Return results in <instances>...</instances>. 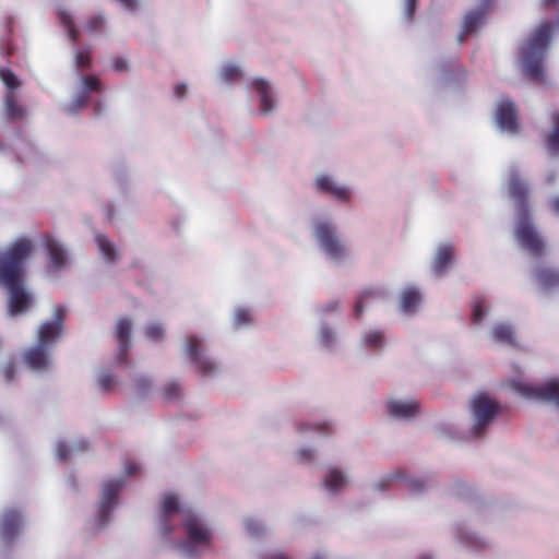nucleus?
<instances>
[{
    "instance_id": "nucleus-1",
    "label": "nucleus",
    "mask_w": 559,
    "mask_h": 559,
    "mask_svg": "<svg viewBox=\"0 0 559 559\" xmlns=\"http://www.w3.org/2000/svg\"><path fill=\"white\" fill-rule=\"evenodd\" d=\"M180 512L183 513L185 538L171 542L170 547L186 559H195L210 547L213 538L212 525L203 513L192 509H183L177 495L167 493L162 500L156 520V530L158 535L166 539L174 530L171 519Z\"/></svg>"
},
{
    "instance_id": "nucleus-2",
    "label": "nucleus",
    "mask_w": 559,
    "mask_h": 559,
    "mask_svg": "<svg viewBox=\"0 0 559 559\" xmlns=\"http://www.w3.org/2000/svg\"><path fill=\"white\" fill-rule=\"evenodd\" d=\"M36 251L28 236L15 238L0 251V286L7 290V316L16 318L34 305V295L25 285L26 264Z\"/></svg>"
},
{
    "instance_id": "nucleus-3",
    "label": "nucleus",
    "mask_w": 559,
    "mask_h": 559,
    "mask_svg": "<svg viewBox=\"0 0 559 559\" xmlns=\"http://www.w3.org/2000/svg\"><path fill=\"white\" fill-rule=\"evenodd\" d=\"M508 190L515 202L516 226L515 237L520 246L532 254H539L544 249V241L531 221L528 209L530 189L525 179L516 167H511L508 175Z\"/></svg>"
},
{
    "instance_id": "nucleus-4",
    "label": "nucleus",
    "mask_w": 559,
    "mask_h": 559,
    "mask_svg": "<svg viewBox=\"0 0 559 559\" xmlns=\"http://www.w3.org/2000/svg\"><path fill=\"white\" fill-rule=\"evenodd\" d=\"M64 316L66 308L57 306L52 319L39 326L36 344L23 353V361L31 370L46 372L51 369V348L61 336Z\"/></svg>"
},
{
    "instance_id": "nucleus-5",
    "label": "nucleus",
    "mask_w": 559,
    "mask_h": 559,
    "mask_svg": "<svg viewBox=\"0 0 559 559\" xmlns=\"http://www.w3.org/2000/svg\"><path fill=\"white\" fill-rule=\"evenodd\" d=\"M141 466L135 462H128L124 465L122 476L108 479L104 481L100 489V497L97 509V524L99 527H105L111 520V513L118 507V496L124 487V476L138 475Z\"/></svg>"
},
{
    "instance_id": "nucleus-6",
    "label": "nucleus",
    "mask_w": 559,
    "mask_h": 559,
    "mask_svg": "<svg viewBox=\"0 0 559 559\" xmlns=\"http://www.w3.org/2000/svg\"><path fill=\"white\" fill-rule=\"evenodd\" d=\"M499 412L497 402L485 393L473 396L469 402V437H480L492 424Z\"/></svg>"
},
{
    "instance_id": "nucleus-7",
    "label": "nucleus",
    "mask_w": 559,
    "mask_h": 559,
    "mask_svg": "<svg viewBox=\"0 0 559 559\" xmlns=\"http://www.w3.org/2000/svg\"><path fill=\"white\" fill-rule=\"evenodd\" d=\"M182 353L204 377H212L221 370V366L207 353L204 340L197 335H188L181 342Z\"/></svg>"
},
{
    "instance_id": "nucleus-8",
    "label": "nucleus",
    "mask_w": 559,
    "mask_h": 559,
    "mask_svg": "<svg viewBox=\"0 0 559 559\" xmlns=\"http://www.w3.org/2000/svg\"><path fill=\"white\" fill-rule=\"evenodd\" d=\"M102 83L96 75H86L78 72L74 76L73 94L71 100L64 106V111L75 115L86 107L90 94L100 92Z\"/></svg>"
},
{
    "instance_id": "nucleus-9",
    "label": "nucleus",
    "mask_w": 559,
    "mask_h": 559,
    "mask_svg": "<svg viewBox=\"0 0 559 559\" xmlns=\"http://www.w3.org/2000/svg\"><path fill=\"white\" fill-rule=\"evenodd\" d=\"M249 90L257 98L260 115L269 117L277 110L278 94L270 81L263 78H254L249 85Z\"/></svg>"
},
{
    "instance_id": "nucleus-10",
    "label": "nucleus",
    "mask_w": 559,
    "mask_h": 559,
    "mask_svg": "<svg viewBox=\"0 0 559 559\" xmlns=\"http://www.w3.org/2000/svg\"><path fill=\"white\" fill-rule=\"evenodd\" d=\"M44 243L48 255L46 273L49 277H56L70 264L68 249L53 236H46Z\"/></svg>"
},
{
    "instance_id": "nucleus-11",
    "label": "nucleus",
    "mask_w": 559,
    "mask_h": 559,
    "mask_svg": "<svg viewBox=\"0 0 559 559\" xmlns=\"http://www.w3.org/2000/svg\"><path fill=\"white\" fill-rule=\"evenodd\" d=\"M314 189L329 195L333 200L347 203L352 200L353 189L350 186L338 181L334 176L329 174H319L313 180Z\"/></svg>"
},
{
    "instance_id": "nucleus-12",
    "label": "nucleus",
    "mask_w": 559,
    "mask_h": 559,
    "mask_svg": "<svg viewBox=\"0 0 559 559\" xmlns=\"http://www.w3.org/2000/svg\"><path fill=\"white\" fill-rule=\"evenodd\" d=\"M490 4L491 0H478V4L475 8L466 10L462 19L461 31L457 35L460 43H463L468 35L476 34L485 25Z\"/></svg>"
},
{
    "instance_id": "nucleus-13",
    "label": "nucleus",
    "mask_w": 559,
    "mask_h": 559,
    "mask_svg": "<svg viewBox=\"0 0 559 559\" xmlns=\"http://www.w3.org/2000/svg\"><path fill=\"white\" fill-rule=\"evenodd\" d=\"M495 121L498 129L503 133L515 135L520 131L515 105L507 98L497 102Z\"/></svg>"
},
{
    "instance_id": "nucleus-14",
    "label": "nucleus",
    "mask_w": 559,
    "mask_h": 559,
    "mask_svg": "<svg viewBox=\"0 0 559 559\" xmlns=\"http://www.w3.org/2000/svg\"><path fill=\"white\" fill-rule=\"evenodd\" d=\"M454 261V247L450 242L439 243L430 263V274L433 278H443L451 270Z\"/></svg>"
},
{
    "instance_id": "nucleus-15",
    "label": "nucleus",
    "mask_w": 559,
    "mask_h": 559,
    "mask_svg": "<svg viewBox=\"0 0 559 559\" xmlns=\"http://www.w3.org/2000/svg\"><path fill=\"white\" fill-rule=\"evenodd\" d=\"M132 331L133 321L128 317H121L118 319L115 328V336L117 340V353L115 355V361L117 364H124L127 361V355L132 346Z\"/></svg>"
},
{
    "instance_id": "nucleus-16",
    "label": "nucleus",
    "mask_w": 559,
    "mask_h": 559,
    "mask_svg": "<svg viewBox=\"0 0 559 559\" xmlns=\"http://www.w3.org/2000/svg\"><path fill=\"white\" fill-rule=\"evenodd\" d=\"M0 79L9 90L4 98L7 116L11 119L22 118L24 109L15 103L14 95L12 94V91L21 85V81L11 70L5 68L0 69Z\"/></svg>"
},
{
    "instance_id": "nucleus-17",
    "label": "nucleus",
    "mask_w": 559,
    "mask_h": 559,
    "mask_svg": "<svg viewBox=\"0 0 559 559\" xmlns=\"http://www.w3.org/2000/svg\"><path fill=\"white\" fill-rule=\"evenodd\" d=\"M455 532L457 540L471 550H484L491 546L490 539L478 533L472 524H460Z\"/></svg>"
},
{
    "instance_id": "nucleus-18",
    "label": "nucleus",
    "mask_w": 559,
    "mask_h": 559,
    "mask_svg": "<svg viewBox=\"0 0 559 559\" xmlns=\"http://www.w3.org/2000/svg\"><path fill=\"white\" fill-rule=\"evenodd\" d=\"M318 247L333 264H344L350 259V252L341 236L330 239Z\"/></svg>"
},
{
    "instance_id": "nucleus-19",
    "label": "nucleus",
    "mask_w": 559,
    "mask_h": 559,
    "mask_svg": "<svg viewBox=\"0 0 559 559\" xmlns=\"http://www.w3.org/2000/svg\"><path fill=\"white\" fill-rule=\"evenodd\" d=\"M311 230L318 246L340 236L335 222L328 215L314 216L311 221Z\"/></svg>"
},
{
    "instance_id": "nucleus-20",
    "label": "nucleus",
    "mask_w": 559,
    "mask_h": 559,
    "mask_svg": "<svg viewBox=\"0 0 559 559\" xmlns=\"http://www.w3.org/2000/svg\"><path fill=\"white\" fill-rule=\"evenodd\" d=\"M389 415L397 420H408L418 415L419 406L412 399H391L386 403Z\"/></svg>"
},
{
    "instance_id": "nucleus-21",
    "label": "nucleus",
    "mask_w": 559,
    "mask_h": 559,
    "mask_svg": "<svg viewBox=\"0 0 559 559\" xmlns=\"http://www.w3.org/2000/svg\"><path fill=\"white\" fill-rule=\"evenodd\" d=\"M348 483L349 478L344 471L330 467L322 478V488L328 496L335 497L346 488Z\"/></svg>"
},
{
    "instance_id": "nucleus-22",
    "label": "nucleus",
    "mask_w": 559,
    "mask_h": 559,
    "mask_svg": "<svg viewBox=\"0 0 559 559\" xmlns=\"http://www.w3.org/2000/svg\"><path fill=\"white\" fill-rule=\"evenodd\" d=\"M23 525L22 514L13 509L3 512L0 519V535L3 540L10 542Z\"/></svg>"
},
{
    "instance_id": "nucleus-23",
    "label": "nucleus",
    "mask_w": 559,
    "mask_h": 559,
    "mask_svg": "<svg viewBox=\"0 0 559 559\" xmlns=\"http://www.w3.org/2000/svg\"><path fill=\"white\" fill-rule=\"evenodd\" d=\"M423 300V294L416 286L409 285L400 293V310L405 316L414 314Z\"/></svg>"
},
{
    "instance_id": "nucleus-24",
    "label": "nucleus",
    "mask_w": 559,
    "mask_h": 559,
    "mask_svg": "<svg viewBox=\"0 0 559 559\" xmlns=\"http://www.w3.org/2000/svg\"><path fill=\"white\" fill-rule=\"evenodd\" d=\"M216 76L221 84H234L243 76V69L240 63L227 60L219 66Z\"/></svg>"
},
{
    "instance_id": "nucleus-25",
    "label": "nucleus",
    "mask_w": 559,
    "mask_h": 559,
    "mask_svg": "<svg viewBox=\"0 0 559 559\" xmlns=\"http://www.w3.org/2000/svg\"><path fill=\"white\" fill-rule=\"evenodd\" d=\"M491 338L499 344L516 345V334L512 324L507 322L496 323L491 328Z\"/></svg>"
},
{
    "instance_id": "nucleus-26",
    "label": "nucleus",
    "mask_w": 559,
    "mask_h": 559,
    "mask_svg": "<svg viewBox=\"0 0 559 559\" xmlns=\"http://www.w3.org/2000/svg\"><path fill=\"white\" fill-rule=\"evenodd\" d=\"M142 334L148 343L159 345L166 340V325L160 321H150L143 326Z\"/></svg>"
},
{
    "instance_id": "nucleus-27",
    "label": "nucleus",
    "mask_w": 559,
    "mask_h": 559,
    "mask_svg": "<svg viewBox=\"0 0 559 559\" xmlns=\"http://www.w3.org/2000/svg\"><path fill=\"white\" fill-rule=\"evenodd\" d=\"M88 448V442L85 439H78L71 443L58 442L56 445V455L60 461H66L72 454L83 452Z\"/></svg>"
},
{
    "instance_id": "nucleus-28",
    "label": "nucleus",
    "mask_w": 559,
    "mask_h": 559,
    "mask_svg": "<svg viewBox=\"0 0 559 559\" xmlns=\"http://www.w3.org/2000/svg\"><path fill=\"white\" fill-rule=\"evenodd\" d=\"M154 389V382L147 374H136L133 378L131 394L136 399L148 397Z\"/></svg>"
},
{
    "instance_id": "nucleus-29",
    "label": "nucleus",
    "mask_w": 559,
    "mask_h": 559,
    "mask_svg": "<svg viewBox=\"0 0 559 559\" xmlns=\"http://www.w3.org/2000/svg\"><path fill=\"white\" fill-rule=\"evenodd\" d=\"M95 241L104 260L114 263L119 259L117 247L106 236L98 234L95 236Z\"/></svg>"
},
{
    "instance_id": "nucleus-30",
    "label": "nucleus",
    "mask_w": 559,
    "mask_h": 559,
    "mask_svg": "<svg viewBox=\"0 0 559 559\" xmlns=\"http://www.w3.org/2000/svg\"><path fill=\"white\" fill-rule=\"evenodd\" d=\"M364 347L371 350H381L385 346V337L383 331L379 329L367 330L361 336Z\"/></svg>"
},
{
    "instance_id": "nucleus-31",
    "label": "nucleus",
    "mask_w": 559,
    "mask_h": 559,
    "mask_svg": "<svg viewBox=\"0 0 559 559\" xmlns=\"http://www.w3.org/2000/svg\"><path fill=\"white\" fill-rule=\"evenodd\" d=\"M537 282L546 289L559 286V271L550 267H542L535 273Z\"/></svg>"
},
{
    "instance_id": "nucleus-32",
    "label": "nucleus",
    "mask_w": 559,
    "mask_h": 559,
    "mask_svg": "<svg viewBox=\"0 0 559 559\" xmlns=\"http://www.w3.org/2000/svg\"><path fill=\"white\" fill-rule=\"evenodd\" d=\"M92 66L90 48H80L73 51V73L76 76L78 72L84 73V70L90 69Z\"/></svg>"
},
{
    "instance_id": "nucleus-33",
    "label": "nucleus",
    "mask_w": 559,
    "mask_h": 559,
    "mask_svg": "<svg viewBox=\"0 0 559 559\" xmlns=\"http://www.w3.org/2000/svg\"><path fill=\"white\" fill-rule=\"evenodd\" d=\"M246 534L251 538H261L266 535L267 527L257 518L248 516L242 522Z\"/></svg>"
},
{
    "instance_id": "nucleus-34",
    "label": "nucleus",
    "mask_w": 559,
    "mask_h": 559,
    "mask_svg": "<svg viewBox=\"0 0 559 559\" xmlns=\"http://www.w3.org/2000/svg\"><path fill=\"white\" fill-rule=\"evenodd\" d=\"M317 340L320 346L330 349L336 344L337 335L330 325L321 323L318 329Z\"/></svg>"
},
{
    "instance_id": "nucleus-35",
    "label": "nucleus",
    "mask_w": 559,
    "mask_h": 559,
    "mask_svg": "<svg viewBox=\"0 0 559 559\" xmlns=\"http://www.w3.org/2000/svg\"><path fill=\"white\" fill-rule=\"evenodd\" d=\"M58 16H59V20H60L61 24L67 29V33H68L69 37L73 41H76L78 40V36H79V31L75 27L74 19L72 16L71 12L66 10V9H59L58 10Z\"/></svg>"
},
{
    "instance_id": "nucleus-36",
    "label": "nucleus",
    "mask_w": 559,
    "mask_h": 559,
    "mask_svg": "<svg viewBox=\"0 0 559 559\" xmlns=\"http://www.w3.org/2000/svg\"><path fill=\"white\" fill-rule=\"evenodd\" d=\"M554 131L547 139V150L551 155L559 154V112L554 115Z\"/></svg>"
},
{
    "instance_id": "nucleus-37",
    "label": "nucleus",
    "mask_w": 559,
    "mask_h": 559,
    "mask_svg": "<svg viewBox=\"0 0 559 559\" xmlns=\"http://www.w3.org/2000/svg\"><path fill=\"white\" fill-rule=\"evenodd\" d=\"M97 383L102 391L110 392L118 383L115 374L109 370H103L98 373Z\"/></svg>"
},
{
    "instance_id": "nucleus-38",
    "label": "nucleus",
    "mask_w": 559,
    "mask_h": 559,
    "mask_svg": "<svg viewBox=\"0 0 559 559\" xmlns=\"http://www.w3.org/2000/svg\"><path fill=\"white\" fill-rule=\"evenodd\" d=\"M403 477V472L400 469L391 471L384 475H382L376 483H374V489L376 490H384L386 487H389L392 483L396 480H401Z\"/></svg>"
},
{
    "instance_id": "nucleus-39",
    "label": "nucleus",
    "mask_w": 559,
    "mask_h": 559,
    "mask_svg": "<svg viewBox=\"0 0 559 559\" xmlns=\"http://www.w3.org/2000/svg\"><path fill=\"white\" fill-rule=\"evenodd\" d=\"M251 311L245 307H238L234 311L233 322L236 328H243L251 323Z\"/></svg>"
},
{
    "instance_id": "nucleus-40",
    "label": "nucleus",
    "mask_w": 559,
    "mask_h": 559,
    "mask_svg": "<svg viewBox=\"0 0 559 559\" xmlns=\"http://www.w3.org/2000/svg\"><path fill=\"white\" fill-rule=\"evenodd\" d=\"M107 23V17L103 12H98L92 15L85 23V28L90 33H96L102 31Z\"/></svg>"
},
{
    "instance_id": "nucleus-41",
    "label": "nucleus",
    "mask_w": 559,
    "mask_h": 559,
    "mask_svg": "<svg viewBox=\"0 0 559 559\" xmlns=\"http://www.w3.org/2000/svg\"><path fill=\"white\" fill-rule=\"evenodd\" d=\"M328 428H329L328 423L304 421L298 425V430L301 433H309V432L324 433L325 431H328Z\"/></svg>"
},
{
    "instance_id": "nucleus-42",
    "label": "nucleus",
    "mask_w": 559,
    "mask_h": 559,
    "mask_svg": "<svg viewBox=\"0 0 559 559\" xmlns=\"http://www.w3.org/2000/svg\"><path fill=\"white\" fill-rule=\"evenodd\" d=\"M316 456V450L310 447H301L295 452V460L299 463H309Z\"/></svg>"
},
{
    "instance_id": "nucleus-43",
    "label": "nucleus",
    "mask_w": 559,
    "mask_h": 559,
    "mask_svg": "<svg viewBox=\"0 0 559 559\" xmlns=\"http://www.w3.org/2000/svg\"><path fill=\"white\" fill-rule=\"evenodd\" d=\"M181 394V386L176 381H169L164 386V395L168 401L177 400Z\"/></svg>"
},
{
    "instance_id": "nucleus-44",
    "label": "nucleus",
    "mask_w": 559,
    "mask_h": 559,
    "mask_svg": "<svg viewBox=\"0 0 559 559\" xmlns=\"http://www.w3.org/2000/svg\"><path fill=\"white\" fill-rule=\"evenodd\" d=\"M486 316H487V308L484 305V302H481V301L476 302L474 305L473 313H472L473 322L475 324H480L484 321V319L486 318Z\"/></svg>"
},
{
    "instance_id": "nucleus-45",
    "label": "nucleus",
    "mask_w": 559,
    "mask_h": 559,
    "mask_svg": "<svg viewBox=\"0 0 559 559\" xmlns=\"http://www.w3.org/2000/svg\"><path fill=\"white\" fill-rule=\"evenodd\" d=\"M401 480H404L407 487L414 491H420L426 487V483L421 478L407 477L404 473Z\"/></svg>"
},
{
    "instance_id": "nucleus-46",
    "label": "nucleus",
    "mask_w": 559,
    "mask_h": 559,
    "mask_svg": "<svg viewBox=\"0 0 559 559\" xmlns=\"http://www.w3.org/2000/svg\"><path fill=\"white\" fill-rule=\"evenodd\" d=\"M417 0H403V15L407 22H411L416 11Z\"/></svg>"
},
{
    "instance_id": "nucleus-47",
    "label": "nucleus",
    "mask_w": 559,
    "mask_h": 559,
    "mask_svg": "<svg viewBox=\"0 0 559 559\" xmlns=\"http://www.w3.org/2000/svg\"><path fill=\"white\" fill-rule=\"evenodd\" d=\"M260 559H289L288 556L277 549H266L259 554Z\"/></svg>"
},
{
    "instance_id": "nucleus-48",
    "label": "nucleus",
    "mask_w": 559,
    "mask_h": 559,
    "mask_svg": "<svg viewBox=\"0 0 559 559\" xmlns=\"http://www.w3.org/2000/svg\"><path fill=\"white\" fill-rule=\"evenodd\" d=\"M118 2L126 11L130 13H135L139 9L141 1L140 0H115Z\"/></svg>"
},
{
    "instance_id": "nucleus-49",
    "label": "nucleus",
    "mask_w": 559,
    "mask_h": 559,
    "mask_svg": "<svg viewBox=\"0 0 559 559\" xmlns=\"http://www.w3.org/2000/svg\"><path fill=\"white\" fill-rule=\"evenodd\" d=\"M112 68L116 72H127L129 71V62L126 58L116 57L112 60Z\"/></svg>"
},
{
    "instance_id": "nucleus-50",
    "label": "nucleus",
    "mask_w": 559,
    "mask_h": 559,
    "mask_svg": "<svg viewBox=\"0 0 559 559\" xmlns=\"http://www.w3.org/2000/svg\"><path fill=\"white\" fill-rule=\"evenodd\" d=\"M188 94V85L183 82H179L174 86V96L177 99H183Z\"/></svg>"
},
{
    "instance_id": "nucleus-51",
    "label": "nucleus",
    "mask_w": 559,
    "mask_h": 559,
    "mask_svg": "<svg viewBox=\"0 0 559 559\" xmlns=\"http://www.w3.org/2000/svg\"><path fill=\"white\" fill-rule=\"evenodd\" d=\"M14 372H15V367L13 364H9L4 367L3 369V374H4V379L5 381H11L14 377Z\"/></svg>"
},
{
    "instance_id": "nucleus-52",
    "label": "nucleus",
    "mask_w": 559,
    "mask_h": 559,
    "mask_svg": "<svg viewBox=\"0 0 559 559\" xmlns=\"http://www.w3.org/2000/svg\"><path fill=\"white\" fill-rule=\"evenodd\" d=\"M556 178H557V173H556V170L551 169L547 173V175L545 177V181L547 185H552V183H555Z\"/></svg>"
},
{
    "instance_id": "nucleus-53",
    "label": "nucleus",
    "mask_w": 559,
    "mask_h": 559,
    "mask_svg": "<svg viewBox=\"0 0 559 559\" xmlns=\"http://www.w3.org/2000/svg\"><path fill=\"white\" fill-rule=\"evenodd\" d=\"M364 309H365V305H364V301L360 299L355 305V308H354L355 316L360 317L364 312Z\"/></svg>"
},
{
    "instance_id": "nucleus-54",
    "label": "nucleus",
    "mask_w": 559,
    "mask_h": 559,
    "mask_svg": "<svg viewBox=\"0 0 559 559\" xmlns=\"http://www.w3.org/2000/svg\"><path fill=\"white\" fill-rule=\"evenodd\" d=\"M309 559H330V557L325 550H318L312 554Z\"/></svg>"
},
{
    "instance_id": "nucleus-55",
    "label": "nucleus",
    "mask_w": 559,
    "mask_h": 559,
    "mask_svg": "<svg viewBox=\"0 0 559 559\" xmlns=\"http://www.w3.org/2000/svg\"><path fill=\"white\" fill-rule=\"evenodd\" d=\"M550 204V207L552 210V212L557 215H559V195L558 197H555L550 200L549 202Z\"/></svg>"
},
{
    "instance_id": "nucleus-56",
    "label": "nucleus",
    "mask_w": 559,
    "mask_h": 559,
    "mask_svg": "<svg viewBox=\"0 0 559 559\" xmlns=\"http://www.w3.org/2000/svg\"><path fill=\"white\" fill-rule=\"evenodd\" d=\"M337 307V302H329L325 307V311L334 310Z\"/></svg>"
},
{
    "instance_id": "nucleus-57",
    "label": "nucleus",
    "mask_w": 559,
    "mask_h": 559,
    "mask_svg": "<svg viewBox=\"0 0 559 559\" xmlns=\"http://www.w3.org/2000/svg\"><path fill=\"white\" fill-rule=\"evenodd\" d=\"M559 0H543L544 4L546 7H550V5H554L558 2Z\"/></svg>"
},
{
    "instance_id": "nucleus-58",
    "label": "nucleus",
    "mask_w": 559,
    "mask_h": 559,
    "mask_svg": "<svg viewBox=\"0 0 559 559\" xmlns=\"http://www.w3.org/2000/svg\"><path fill=\"white\" fill-rule=\"evenodd\" d=\"M418 559H435L431 555H423Z\"/></svg>"
}]
</instances>
